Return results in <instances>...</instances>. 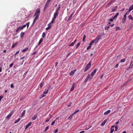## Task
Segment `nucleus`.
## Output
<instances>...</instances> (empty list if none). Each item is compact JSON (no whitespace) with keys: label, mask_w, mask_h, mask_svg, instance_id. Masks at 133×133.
Listing matches in <instances>:
<instances>
[{"label":"nucleus","mask_w":133,"mask_h":133,"mask_svg":"<svg viewBox=\"0 0 133 133\" xmlns=\"http://www.w3.org/2000/svg\"><path fill=\"white\" fill-rule=\"evenodd\" d=\"M91 61H90L89 63L87 64L84 70V72H85L87 71L88 69H89L90 68L91 66Z\"/></svg>","instance_id":"f257e3e1"},{"label":"nucleus","mask_w":133,"mask_h":133,"mask_svg":"<svg viewBox=\"0 0 133 133\" xmlns=\"http://www.w3.org/2000/svg\"><path fill=\"white\" fill-rule=\"evenodd\" d=\"M93 76H92L91 74V75H90V74L88 75V76L86 78L85 81H87L89 79L90 80L92 78V77Z\"/></svg>","instance_id":"f03ea898"},{"label":"nucleus","mask_w":133,"mask_h":133,"mask_svg":"<svg viewBox=\"0 0 133 133\" xmlns=\"http://www.w3.org/2000/svg\"><path fill=\"white\" fill-rule=\"evenodd\" d=\"M40 12V9L39 8H37L36 9V11L34 14V16H35L36 15H38V14H39Z\"/></svg>","instance_id":"7ed1b4c3"},{"label":"nucleus","mask_w":133,"mask_h":133,"mask_svg":"<svg viewBox=\"0 0 133 133\" xmlns=\"http://www.w3.org/2000/svg\"><path fill=\"white\" fill-rule=\"evenodd\" d=\"M35 16L36 17L34 20L32 24V25H33L35 23L37 19H38V18L39 17V15H36Z\"/></svg>","instance_id":"20e7f679"},{"label":"nucleus","mask_w":133,"mask_h":133,"mask_svg":"<svg viewBox=\"0 0 133 133\" xmlns=\"http://www.w3.org/2000/svg\"><path fill=\"white\" fill-rule=\"evenodd\" d=\"M97 71V69H95L91 73V75L92 76H94L95 74V73Z\"/></svg>","instance_id":"39448f33"},{"label":"nucleus","mask_w":133,"mask_h":133,"mask_svg":"<svg viewBox=\"0 0 133 133\" xmlns=\"http://www.w3.org/2000/svg\"><path fill=\"white\" fill-rule=\"evenodd\" d=\"M115 127V126L114 125L111 126L110 129V133H112L114 131V128Z\"/></svg>","instance_id":"423d86ee"},{"label":"nucleus","mask_w":133,"mask_h":133,"mask_svg":"<svg viewBox=\"0 0 133 133\" xmlns=\"http://www.w3.org/2000/svg\"><path fill=\"white\" fill-rule=\"evenodd\" d=\"M58 13L57 12H55L54 14L53 17L56 18L58 15Z\"/></svg>","instance_id":"0eeeda50"},{"label":"nucleus","mask_w":133,"mask_h":133,"mask_svg":"<svg viewBox=\"0 0 133 133\" xmlns=\"http://www.w3.org/2000/svg\"><path fill=\"white\" fill-rule=\"evenodd\" d=\"M31 122H30L27 124L26 126V127L25 128V130H26L31 125Z\"/></svg>","instance_id":"6e6552de"},{"label":"nucleus","mask_w":133,"mask_h":133,"mask_svg":"<svg viewBox=\"0 0 133 133\" xmlns=\"http://www.w3.org/2000/svg\"><path fill=\"white\" fill-rule=\"evenodd\" d=\"M23 29V28L22 26H19L16 30V32H17L20 30H22Z\"/></svg>","instance_id":"1a4fd4ad"},{"label":"nucleus","mask_w":133,"mask_h":133,"mask_svg":"<svg viewBox=\"0 0 133 133\" xmlns=\"http://www.w3.org/2000/svg\"><path fill=\"white\" fill-rule=\"evenodd\" d=\"M13 112H11L8 115V116L7 117V118L8 119H9L12 116L13 114Z\"/></svg>","instance_id":"9d476101"},{"label":"nucleus","mask_w":133,"mask_h":133,"mask_svg":"<svg viewBox=\"0 0 133 133\" xmlns=\"http://www.w3.org/2000/svg\"><path fill=\"white\" fill-rule=\"evenodd\" d=\"M75 84H76V83H74L73 84L72 86V87L71 88V90H70V91H72L74 90V89L75 86Z\"/></svg>","instance_id":"9b49d317"},{"label":"nucleus","mask_w":133,"mask_h":133,"mask_svg":"<svg viewBox=\"0 0 133 133\" xmlns=\"http://www.w3.org/2000/svg\"><path fill=\"white\" fill-rule=\"evenodd\" d=\"M76 71V69H75V70L72 71L70 72V74H69L70 75H73L74 74V73H75V72Z\"/></svg>","instance_id":"f8f14e48"},{"label":"nucleus","mask_w":133,"mask_h":133,"mask_svg":"<svg viewBox=\"0 0 133 133\" xmlns=\"http://www.w3.org/2000/svg\"><path fill=\"white\" fill-rule=\"evenodd\" d=\"M107 121V120L106 119H105L104 121L101 124V126H104L106 122Z\"/></svg>","instance_id":"ddd939ff"},{"label":"nucleus","mask_w":133,"mask_h":133,"mask_svg":"<svg viewBox=\"0 0 133 133\" xmlns=\"http://www.w3.org/2000/svg\"><path fill=\"white\" fill-rule=\"evenodd\" d=\"M37 115L36 114L34 115V116L32 117V119L34 120H35L37 118Z\"/></svg>","instance_id":"4468645a"},{"label":"nucleus","mask_w":133,"mask_h":133,"mask_svg":"<svg viewBox=\"0 0 133 133\" xmlns=\"http://www.w3.org/2000/svg\"><path fill=\"white\" fill-rule=\"evenodd\" d=\"M111 111L110 110H108L104 113V115H107Z\"/></svg>","instance_id":"2eb2a0df"},{"label":"nucleus","mask_w":133,"mask_h":133,"mask_svg":"<svg viewBox=\"0 0 133 133\" xmlns=\"http://www.w3.org/2000/svg\"><path fill=\"white\" fill-rule=\"evenodd\" d=\"M18 44V42H17L13 44L12 46L11 47L12 48H14L15 46H16Z\"/></svg>","instance_id":"dca6fc26"},{"label":"nucleus","mask_w":133,"mask_h":133,"mask_svg":"<svg viewBox=\"0 0 133 133\" xmlns=\"http://www.w3.org/2000/svg\"><path fill=\"white\" fill-rule=\"evenodd\" d=\"M25 35L24 32H22L20 34V37L21 38H22L24 35Z\"/></svg>","instance_id":"f3484780"},{"label":"nucleus","mask_w":133,"mask_h":133,"mask_svg":"<svg viewBox=\"0 0 133 133\" xmlns=\"http://www.w3.org/2000/svg\"><path fill=\"white\" fill-rule=\"evenodd\" d=\"M129 10L130 11H131L133 10V4L130 6L129 7Z\"/></svg>","instance_id":"a211bd4d"},{"label":"nucleus","mask_w":133,"mask_h":133,"mask_svg":"<svg viewBox=\"0 0 133 133\" xmlns=\"http://www.w3.org/2000/svg\"><path fill=\"white\" fill-rule=\"evenodd\" d=\"M25 110H24L22 112V114L21 115V117H22L24 115V114H25Z\"/></svg>","instance_id":"6ab92c4d"},{"label":"nucleus","mask_w":133,"mask_h":133,"mask_svg":"<svg viewBox=\"0 0 133 133\" xmlns=\"http://www.w3.org/2000/svg\"><path fill=\"white\" fill-rule=\"evenodd\" d=\"M43 39L42 38H41L40 39L39 41V42L38 43L37 45H39L43 41Z\"/></svg>","instance_id":"aec40b11"},{"label":"nucleus","mask_w":133,"mask_h":133,"mask_svg":"<svg viewBox=\"0 0 133 133\" xmlns=\"http://www.w3.org/2000/svg\"><path fill=\"white\" fill-rule=\"evenodd\" d=\"M74 12H73L72 14L70 16V17H69V18H68V20H71L72 18V16L73 15V14H74Z\"/></svg>","instance_id":"412c9836"},{"label":"nucleus","mask_w":133,"mask_h":133,"mask_svg":"<svg viewBox=\"0 0 133 133\" xmlns=\"http://www.w3.org/2000/svg\"><path fill=\"white\" fill-rule=\"evenodd\" d=\"M128 17L129 19L133 20V17H132V15H131L129 16Z\"/></svg>","instance_id":"4be33fe9"},{"label":"nucleus","mask_w":133,"mask_h":133,"mask_svg":"<svg viewBox=\"0 0 133 133\" xmlns=\"http://www.w3.org/2000/svg\"><path fill=\"white\" fill-rule=\"evenodd\" d=\"M48 91V89H45V91L43 92V93L44 94H47Z\"/></svg>","instance_id":"5701e85b"},{"label":"nucleus","mask_w":133,"mask_h":133,"mask_svg":"<svg viewBox=\"0 0 133 133\" xmlns=\"http://www.w3.org/2000/svg\"><path fill=\"white\" fill-rule=\"evenodd\" d=\"M21 119L20 118H19L15 120V121L14 123H18L20 120Z\"/></svg>","instance_id":"b1692460"},{"label":"nucleus","mask_w":133,"mask_h":133,"mask_svg":"<svg viewBox=\"0 0 133 133\" xmlns=\"http://www.w3.org/2000/svg\"><path fill=\"white\" fill-rule=\"evenodd\" d=\"M95 39H94V40H92V41H91V42H90L89 45H91H91L93 44V43H94L95 41Z\"/></svg>","instance_id":"393cba45"},{"label":"nucleus","mask_w":133,"mask_h":133,"mask_svg":"<svg viewBox=\"0 0 133 133\" xmlns=\"http://www.w3.org/2000/svg\"><path fill=\"white\" fill-rule=\"evenodd\" d=\"M74 115L73 114H72L69 117H68V119L69 120H71V119L72 117Z\"/></svg>","instance_id":"a878e982"},{"label":"nucleus","mask_w":133,"mask_h":133,"mask_svg":"<svg viewBox=\"0 0 133 133\" xmlns=\"http://www.w3.org/2000/svg\"><path fill=\"white\" fill-rule=\"evenodd\" d=\"M60 5H59L58 6V7L56 9V12H58V11L60 9V7L59 6Z\"/></svg>","instance_id":"bb28decb"},{"label":"nucleus","mask_w":133,"mask_h":133,"mask_svg":"<svg viewBox=\"0 0 133 133\" xmlns=\"http://www.w3.org/2000/svg\"><path fill=\"white\" fill-rule=\"evenodd\" d=\"M58 118H56V119L54 121H53L52 122V123H51V125H53L55 123V121Z\"/></svg>","instance_id":"cd10ccee"},{"label":"nucleus","mask_w":133,"mask_h":133,"mask_svg":"<svg viewBox=\"0 0 133 133\" xmlns=\"http://www.w3.org/2000/svg\"><path fill=\"white\" fill-rule=\"evenodd\" d=\"M28 48H25V49H24L22 51V52H25L26 51H27L28 50Z\"/></svg>","instance_id":"c85d7f7f"},{"label":"nucleus","mask_w":133,"mask_h":133,"mask_svg":"<svg viewBox=\"0 0 133 133\" xmlns=\"http://www.w3.org/2000/svg\"><path fill=\"white\" fill-rule=\"evenodd\" d=\"M126 17H124L122 19V22L123 23H124L125 22V20H126Z\"/></svg>","instance_id":"c756f323"},{"label":"nucleus","mask_w":133,"mask_h":133,"mask_svg":"<svg viewBox=\"0 0 133 133\" xmlns=\"http://www.w3.org/2000/svg\"><path fill=\"white\" fill-rule=\"evenodd\" d=\"M55 19L56 18H54L53 17L52 18V21H51L50 22V23H53L55 21Z\"/></svg>","instance_id":"7c9ffc66"},{"label":"nucleus","mask_w":133,"mask_h":133,"mask_svg":"<svg viewBox=\"0 0 133 133\" xmlns=\"http://www.w3.org/2000/svg\"><path fill=\"white\" fill-rule=\"evenodd\" d=\"M51 0H48L46 4L48 5Z\"/></svg>","instance_id":"2f4dec72"},{"label":"nucleus","mask_w":133,"mask_h":133,"mask_svg":"<svg viewBox=\"0 0 133 133\" xmlns=\"http://www.w3.org/2000/svg\"><path fill=\"white\" fill-rule=\"evenodd\" d=\"M48 5L45 4V5L44 6V11L45 10L46 8L48 7Z\"/></svg>","instance_id":"473e14b6"},{"label":"nucleus","mask_w":133,"mask_h":133,"mask_svg":"<svg viewBox=\"0 0 133 133\" xmlns=\"http://www.w3.org/2000/svg\"><path fill=\"white\" fill-rule=\"evenodd\" d=\"M79 110H77L75 111L72 114L73 115H74L75 114H76L77 112H78L79 111Z\"/></svg>","instance_id":"72a5a7b5"},{"label":"nucleus","mask_w":133,"mask_h":133,"mask_svg":"<svg viewBox=\"0 0 133 133\" xmlns=\"http://www.w3.org/2000/svg\"><path fill=\"white\" fill-rule=\"evenodd\" d=\"M75 42H72L69 45V46H72L74 45L75 44Z\"/></svg>","instance_id":"f704fd0d"},{"label":"nucleus","mask_w":133,"mask_h":133,"mask_svg":"<svg viewBox=\"0 0 133 133\" xmlns=\"http://www.w3.org/2000/svg\"><path fill=\"white\" fill-rule=\"evenodd\" d=\"M80 43L79 42L77 43L76 46V48L77 49L78 47L79 46L80 44Z\"/></svg>","instance_id":"c9c22d12"},{"label":"nucleus","mask_w":133,"mask_h":133,"mask_svg":"<svg viewBox=\"0 0 133 133\" xmlns=\"http://www.w3.org/2000/svg\"><path fill=\"white\" fill-rule=\"evenodd\" d=\"M51 26H48V27L46 28V30H49L50 28H51Z\"/></svg>","instance_id":"e433bc0d"},{"label":"nucleus","mask_w":133,"mask_h":133,"mask_svg":"<svg viewBox=\"0 0 133 133\" xmlns=\"http://www.w3.org/2000/svg\"><path fill=\"white\" fill-rule=\"evenodd\" d=\"M86 38V36L85 35H84L83 36V41L84 42L85 41V39Z\"/></svg>","instance_id":"4c0bfd02"},{"label":"nucleus","mask_w":133,"mask_h":133,"mask_svg":"<svg viewBox=\"0 0 133 133\" xmlns=\"http://www.w3.org/2000/svg\"><path fill=\"white\" fill-rule=\"evenodd\" d=\"M14 65V63H12L10 64V65H9V67L10 68H11V67H12L13 65Z\"/></svg>","instance_id":"58836bf2"},{"label":"nucleus","mask_w":133,"mask_h":133,"mask_svg":"<svg viewBox=\"0 0 133 133\" xmlns=\"http://www.w3.org/2000/svg\"><path fill=\"white\" fill-rule=\"evenodd\" d=\"M110 28V27L109 26H107L105 28V30H108Z\"/></svg>","instance_id":"ea45409f"},{"label":"nucleus","mask_w":133,"mask_h":133,"mask_svg":"<svg viewBox=\"0 0 133 133\" xmlns=\"http://www.w3.org/2000/svg\"><path fill=\"white\" fill-rule=\"evenodd\" d=\"M45 32H43V34L42 35V37L43 38H44L45 37Z\"/></svg>","instance_id":"a19ab883"},{"label":"nucleus","mask_w":133,"mask_h":133,"mask_svg":"<svg viewBox=\"0 0 133 133\" xmlns=\"http://www.w3.org/2000/svg\"><path fill=\"white\" fill-rule=\"evenodd\" d=\"M91 47V45H89L88 47L87 48V50H88L89 49H90Z\"/></svg>","instance_id":"79ce46f5"},{"label":"nucleus","mask_w":133,"mask_h":133,"mask_svg":"<svg viewBox=\"0 0 133 133\" xmlns=\"http://www.w3.org/2000/svg\"><path fill=\"white\" fill-rule=\"evenodd\" d=\"M30 24V22H28V23H26V24L27 26V28H28L29 27V24Z\"/></svg>","instance_id":"37998d69"},{"label":"nucleus","mask_w":133,"mask_h":133,"mask_svg":"<svg viewBox=\"0 0 133 133\" xmlns=\"http://www.w3.org/2000/svg\"><path fill=\"white\" fill-rule=\"evenodd\" d=\"M130 11L128 9V10L126 12L125 14L127 15L129 14V13L130 12Z\"/></svg>","instance_id":"c03bdc74"},{"label":"nucleus","mask_w":133,"mask_h":133,"mask_svg":"<svg viewBox=\"0 0 133 133\" xmlns=\"http://www.w3.org/2000/svg\"><path fill=\"white\" fill-rule=\"evenodd\" d=\"M71 53V52H70L69 53H68L66 56V57H67L68 56H69L70 54Z\"/></svg>","instance_id":"a18cd8bd"},{"label":"nucleus","mask_w":133,"mask_h":133,"mask_svg":"<svg viewBox=\"0 0 133 133\" xmlns=\"http://www.w3.org/2000/svg\"><path fill=\"white\" fill-rule=\"evenodd\" d=\"M58 129H56L54 131V132L55 133H57L58 131Z\"/></svg>","instance_id":"49530a36"},{"label":"nucleus","mask_w":133,"mask_h":133,"mask_svg":"<svg viewBox=\"0 0 133 133\" xmlns=\"http://www.w3.org/2000/svg\"><path fill=\"white\" fill-rule=\"evenodd\" d=\"M116 11V8H112V12H115Z\"/></svg>","instance_id":"de8ad7c7"},{"label":"nucleus","mask_w":133,"mask_h":133,"mask_svg":"<svg viewBox=\"0 0 133 133\" xmlns=\"http://www.w3.org/2000/svg\"><path fill=\"white\" fill-rule=\"evenodd\" d=\"M125 59H122L121 60V62H125Z\"/></svg>","instance_id":"09e8293b"},{"label":"nucleus","mask_w":133,"mask_h":133,"mask_svg":"<svg viewBox=\"0 0 133 133\" xmlns=\"http://www.w3.org/2000/svg\"><path fill=\"white\" fill-rule=\"evenodd\" d=\"M43 85V82H41L40 84V87L42 88Z\"/></svg>","instance_id":"8fccbe9b"},{"label":"nucleus","mask_w":133,"mask_h":133,"mask_svg":"<svg viewBox=\"0 0 133 133\" xmlns=\"http://www.w3.org/2000/svg\"><path fill=\"white\" fill-rule=\"evenodd\" d=\"M37 52V51H35V52H34L33 53H32L31 55H35L36 54V53Z\"/></svg>","instance_id":"3c124183"},{"label":"nucleus","mask_w":133,"mask_h":133,"mask_svg":"<svg viewBox=\"0 0 133 133\" xmlns=\"http://www.w3.org/2000/svg\"><path fill=\"white\" fill-rule=\"evenodd\" d=\"M71 104H72V103L71 102L70 103H69V104H68V105H67L68 106V107H70L71 106Z\"/></svg>","instance_id":"603ef678"},{"label":"nucleus","mask_w":133,"mask_h":133,"mask_svg":"<svg viewBox=\"0 0 133 133\" xmlns=\"http://www.w3.org/2000/svg\"><path fill=\"white\" fill-rule=\"evenodd\" d=\"M114 0H111L110 1V3H114Z\"/></svg>","instance_id":"864d4df0"},{"label":"nucleus","mask_w":133,"mask_h":133,"mask_svg":"<svg viewBox=\"0 0 133 133\" xmlns=\"http://www.w3.org/2000/svg\"><path fill=\"white\" fill-rule=\"evenodd\" d=\"M49 127L48 126H47L45 129V130L44 131H46V130L48 129L49 128Z\"/></svg>","instance_id":"5fc2aeb1"},{"label":"nucleus","mask_w":133,"mask_h":133,"mask_svg":"<svg viewBox=\"0 0 133 133\" xmlns=\"http://www.w3.org/2000/svg\"><path fill=\"white\" fill-rule=\"evenodd\" d=\"M115 131H116L118 129V127L116 126H115Z\"/></svg>","instance_id":"6e6d98bb"},{"label":"nucleus","mask_w":133,"mask_h":133,"mask_svg":"<svg viewBox=\"0 0 133 133\" xmlns=\"http://www.w3.org/2000/svg\"><path fill=\"white\" fill-rule=\"evenodd\" d=\"M19 51H17L15 54V57H16V55H17L19 53Z\"/></svg>","instance_id":"4d7b16f0"},{"label":"nucleus","mask_w":133,"mask_h":133,"mask_svg":"<svg viewBox=\"0 0 133 133\" xmlns=\"http://www.w3.org/2000/svg\"><path fill=\"white\" fill-rule=\"evenodd\" d=\"M3 98V96H0V101H1L2 99Z\"/></svg>","instance_id":"13d9d810"},{"label":"nucleus","mask_w":133,"mask_h":133,"mask_svg":"<svg viewBox=\"0 0 133 133\" xmlns=\"http://www.w3.org/2000/svg\"><path fill=\"white\" fill-rule=\"evenodd\" d=\"M26 24H25V25H24L22 26L23 29L24 28L26 27Z\"/></svg>","instance_id":"bf43d9fd"},{"label":"nucleus","mask_w":133,"mask_h":133,"mask_svg":"<svg viewBox=\"0 0 133 133\" xmlns=\"http://www.w3.org/2000/svg\"><path fill=\"white\" fill-rule=\"evenodd\" d=\"M117 17L116 15H115L114 17H112V18L114 19L115 18H116Z\"/></svg>","instance_id":"052dcab7"},{"label":"nucleus","mask_w":133,"mask_h":133,"mask_svg":"<svg viewBox=\"0 0 133 133\" xmlns=\"http://www.w3.org/2000/svg\"><path fill=\"white\" fill-rule=\"evenodd\" d=\"M50 120V119H49V118H47L45 121V122H49V121Z\"/></svg>","instance_id":"680f3d73"},{"label":"nucleus","mask_w":133,"mask_h":133,"mask_svg":"<svg viewBox=\"0 0 133 133\" xmlns=\"http://www.w3.org/2000/svg\"><path fill=\"white\" fill-rule=\"evenodd\" d=\"M91 127H92V126L91 125L90 127L88 128H86L85 130H88V129H90Z\"/></svg>","instance_id":"e2e57ef3"},{"label":"nucleus","mask_w":133,"mask_h":133,"mask_svg":"<svg viewBox=\"0 0 133 133\" xmlns=\"http://www.w3.org/2000/svg\"><path fill=\"white\" fill-rule=\"evenodd\" d=\"M113 19H114L112 18H110L109 19V21L110 22H112Z\"/></svg>","instance_id":"0e129e2a"},{"label":"nucleus","mask_w":133,"mask_h":133,"mask_svg":"<svg viewBox=\"0 0 133 133\" xmlns=\"http://www.w3.org/2000/svg\"><path fill=\"white\" fill-rule=\"evenodd\" d=\"M119 27H117L116 28V30L117 31L118 30H119Z\"/></svg>","instance_id":"69168bd1"},{"label":"nucleus","mask_w":133,"mask_h":133,"mask_svg":"<svg viewBox=\"0 0 133 133\" xmlns=\"http://www.w3.org/2000/svg\"><path fill=\"white\" fill-rule=\"evenodd\" d=\"M45 95H44V94H43L42 95V96L41 97V98H42L44 97H45Z\"/></svg>","instance_id":"338daca9"},{"label":"nucleus","mask_w":133,"mask_h":133,"mask_svg":"<svg viewBox=\"0 0 133 133\" xmlns=\"http://www.w3.org/2000/svg\"><path fill=\"white\" fill-rule=\"evenodd\" d=\"M118 64L117 63L116 65V66H115V68H117V67H118Z\"/></svg>","instance_id":"774afa93"}]
</instances>
